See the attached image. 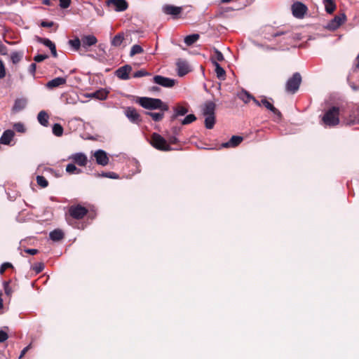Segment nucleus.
<instances>
[{
  "label": "nucleus",
  "mask_w": 359,
  "mask_h": 359,
  "mask_svg": "<svg viewBox=\"0 0 359 359\" xmlns=\"http://www.w3.org/2000/svg\"><path fill=\"white\" fill-rule=\"evenodd\" d=\"M8 268H13V265L10 262H5L3 263L0 266V274H3L4 271L8 269Z\"/></svg>",
  "instance_id": "obj_45"
},
{
  "label": "nucleus",
  "mask_w": 359,
  "mask_h": 359,
  "mask_svg": "<svg viewBox=\"0 0 359 359\" xmlns=\"http://www.w3.org/2000/svg\"><path fill=\"white\" fill-rule=\"evenodd\" d=\"M106 4L108 6H114V9L116 12L123 11L128 8V3L126 0H107Z\"/></svg>",
  "instance_id": "obj_11"
},
{
  "label": "nucleus",
  "mask_w": 359,
  "mask_h": 359,
  "mask_svg": "<svg viewBox=\"0 0 359 359\" xmlns=\"http://www.w3.org/2000/svg\"><path fill=\"white\" fill-rule=\"evenodd\" d=\"M243 140L241 136L233 135L228 142L222 143L221 146L224 148L236 147L241 143Z\"/></svg>",
  "instance_id": "obj_17"
},
{
  "label": "nucleus",
  "mask_w": 359,
  "mask_h": 359,
  "mask_svg": "<svg viewBox=\"0 0 359 359\" xmlns=\"http://www.w3.org/2000/svg\"><path fill=\"white\" fill-rule=\"evenodd\" d=\"M38 121L43 126H47L48 124V115L45 111H41L37 116Z\"/></svg>",
  "instance_id": "obj_27"
},
{
  "label": "nucleus",
  "mask_w": 359,
  "mask_h": 359,
  "mask_svg": "<svg viewBox=\"0 0 359 359\" xmlns=\"http://www.w3.org/2000/svg\"><path fill=\"white\" fill-rule=\"evenodd\" d=\"M216 104L212 101H206L202 106V113L205 116V126L212 129L215 123Z\"/></svg>",
  "instance_id": "obj_2"
},
{
  "label": "nucleus",
  "mask_w": 359,
  "mask_h": 359,
  "mask_svg": "<svg viewBox=\"0 0 359 359\" xmlns=\"http://www.w3.org/2000/svg\"><path fill=\"white\" fill-rule=\"evenodd\" d=\"M164 112L161 111L159 112H146V114L151 116L154 121H160L164 116Z\"/></svg>",
  "instance_id": "obj_32"
},
{
  "label": "nucleus",
  "mask_w": 359,
  "mask_h": 359,
  "mask_svg": "<svg viewBox=\"0 0 359 359\" xmlns=\"http://www.w3.org/2000/svg\"><path fill=\"white\" fill-rule=\"evenodd\" d=\"M346 20L345 14L342 13L335 16L327 25V28L332 30L337 29Z\"/></svg>",
  "instance_id": "obj_13"
},
{
  "label": "nucleus",
  "mask_w": 359,
  "mask_h": 359,
  "mask_svg": "<svg viewBox=\"0 0 359 359\" xmlns=\"http://www.w3.org/2000/svg\"><path fill=\"white\" fill-rule=\"evenodd\" d=\"M0 53L5 55L6 53V47L0 41Z\"/></svg>",
  "instance_id": "obj_57"
},
{
  "label": "nucleus",
  "mask_w": 359,
  "mask_h": 359,
  "mask_svg": "<svg viewBox=\"0 0 359 359\" xmlns=\"http://www.w3.org/2000/svg\"><path fill=\"white\" fill-rule=\"evenodd\" d=\"M54 25L53 22H48V21H42L41 22V26L43 27H51Z\"/></svg>",
  "instance_id": "obj_52"
},
{
  "label": "nucleus",
  "mask_w": 359,
  "mask_h": 359,
  "mask_svg": "<svg viewBox=\"0 0 359 359\" xmlns=\"http://www.w3.org/2000/svg\"><path fill=\"white\" fill-rule=\"evenodd\" d=\"M132 71V67L129 65H126L121 67L116 71V75L118 78L122 80H128L129 79V73Z\"/></svg>",
  "instance_id": "obj_14"
},
{
  "label": "nucleus",
  "mask_w": 359,
  "mask_h": 359,
  "mask_svg": "<svg viewBox=\"0 0 359 359\" xmlns=\"http://www.w3.org/2000/svg\"><path fill=\"white\" fill-rule=\"evenodd\" d=\"M179 142L178 139L177 138V135H173L169 137V142L170 144H177Z\"/></svg>",
  "instance_id": "obj_54"
},
{
  "label": "nucleus",
  "mask_w": 359,
  "mask_h": 359,
  "mask_svg": "<svg viewBox=\"0 0 359 359\" xmlns=\"http://www.w3.org/2000/svg\"><path fill=\"white\" fill-rule=\"evenodd\" d=\"M196 119V117L194 114H189L182 121V124H183V125L189 124V123L194 122Z\"/></svg>",
  "instance_id": "obj_39"
},
{
  "label": "nucleus",
  "mask_w": 359,
  "mask_h": 359,
  "mask_svg": "<svg viewBox=\"0 0 359 359\" xmlns=\"http://www.w3.org/2000/svg\"><path fill=\"white\" fill-rule=\"evenodd\" d=\"M52 130L53 133L57 137H60L63 134V128L60 123H55L53 126Z\"/></svg>",
  "instance_id": "obj_35"
},
{
  "label": "nucleus",
  "mask_w": 359,
  "mask_h": 359,
  "mask_svg": "<svg viewBox=\"0 0 359 359\" xmlns=\"http://www.w3.org/2000/svg\"><path fill=\"white\" fill-rule=\"evenodd\" d=\"M158 90V87H157V86L152 87V90Z\"/></svg>",
  "instance_id": "obj_64"
},
{
  "label": "nucleus",
  "mask_w": 359,
  "mask_h": 359,
  "mask_svg": "<svg viewBox=\"0 0 359 359\" xmlns=\"http://www.w3.org/2000/svg\"><path fill=\"white\" fill-rule=\"evenodd\" d=\"M93 95L94 97H95L96 98L100 100H105L107 97V93L105 92V91H100V90H98V91H96L95 92Z\"/></svg>",
  "instance_id": "obj_42"
},
{
  "label": "nucleus",
  "mask_w": 359,
  "mask_h": 359,
  "mask_svg": "<svg viewBox=\"0 0 359 359\" xmlns=\"http://www.w3.org/2000/svg\"><path fill=\"white\" fill-rule=\"evenodd\" d=\"M4 292H11V289L9 288V283L5 282L4 283Z\"/></svg>",
  "instance_id": "obj_60"
},
{
  "label": "nucleus",
  "mask_w": 359,
  "mask_h": 359,
  "mask_svg": "<svg viewBox=\"0 0 359 359\" xmlns=\"http://www.w3.org/2000/svg\"><path fill=\"white\" fill-rule=\"evenodd\" d=\"M65 170L69 174H80L81 172V170L77 168L74 163L67 164Z\"/></svg>",
  "instance_id": "obj_33"
},
{
  "label": "nucleus",
  "mask_w": 359,
  "mask_h": 359,
  "mask_svg": "<svg viewBox=\"0 0 359 359\" xmlns=\"http://www.w3.org/2000/svg\"><path fill=\"white\" fill-rule=\"evenodd\" d=\"M69 159L73 161V162L79 166H85L87 164V156L83 153L73 154L69 157Z\"/></svg>",
  "instance_id": "obj_16"
},
{
  "label": "nucleus",
  "mask_w": 359,
  "mask_h": 359,
  "mask_svg": "<svg viewBox=\"0 0 359 359\" xmlns=\"http://www.w3.org/2000/svg\"><path fill=\"white\" fill-rule=\"evenodd\" d=\"M69 46L76 51H78L81 48H82L81 40L79 38H75L74 39L69 40L68 41Z\"/></svg>",
  "instance_id": "obj_30"
},
{
  "label": "nucleus",
  "mask_w": 359,
  "mask_h": 359,
  "mask_svg": "<svg viewBox=\"0 0 359 359\" xmlns=\"http://www.w3.org/2000/svg\"><path fill=\"white\" fill-rule=\"evenodd\" d=\"M324 4L327 13H332L336 8V5L333 0H324Z\"/></svg>",
  "instance_id": "obj_31"
},
{
  "label": "nucleus",
  "mask_w": 359,
  "mask_h": 359,
  "mask_svg": "<svg viewBox=\"0 0 359 359\" xmlns=\"http://www.w3.org/2000/svg\"><path fill=\"white\" fill-rule=\"evenodd\" d=\"M98 176L103 177H108L111 179H118V175L113 172H103L101 174H98Z\"/></svg>",
  "instance_id": "obj_41"
},
{
  "label": "nucleus",
  "mask_w": 359,
  "mask_h": 359,
  "mask_svg": "<svg viewBox=\"0 0 359 359\" xmlns=\"http://www.w3.org/2000/svg\"><path fill=\"white\" fill-rule=\"evenodd\" d=\"M182 11V8L180 7L172 6V5H166L163 7V12L168 15H177Z\"/></svg>",
  "instance_id": "obj_23"
},
{
  "label": "nucleus",
  "mask_w": 359,
  "mask_h": 359,
  "mask_svg": "<svg viewBox=\"0 0 359 359\" xmlns=\"http://www.w3.org/2000/svg\"><path fill=\"white\" fill-rule=\"evenodd\" d=\"M322 121L325 126L334 127L339 123V108L332 107L323 115Z\"/></svg>",
  "instance_id": "obj_3"
},
{
  "label": "nucleus",
  "mask_w": 359,
  "mask_h": 359,
  "mask_svg": "<svg viewBox=\"0 0 359 359\" xmlns=\"http://www.w3.org/2000/svg\"><path fill=\"white\" fill-rule=\"evenodd\" d=\"M252 100L254 102V103L257 105V106H261L262 105V102L258 101L255 97H253V98H252Z\"/></svg>",
  "instance_id": "obj_62"
},
{
  "label": "nucleus",
  "mask_w": 359,
  "mask_h": 359,
  "mask_svg": "<svg viewBox=\"0 0 359 359\" xmlns=\"http://www.w3.org/2000/svg\"><path fill=\"white\" fill-rule=\"evenodd\" d=\"M48 57V55H46V54H44V55L38 54V55L34 56V60L36 62H41L43 61L44 60L47 59Z\"/></svg>",
  "instance_id": "obj_46"
},
{
  "label": "nucleus",
  "mask_w": 359,
  "mask_h": 359,
  "mask_svg": "<svg viewBox=\"0 0 359 359\" xmlns=\"http://www.w3.org/2000/svg\"><path fill=\"white\" fill-rule=\"evenodd\" d=\"M149 75H150V74L148 72H147L146 70H144V69H140V70L135 72L133 74V77L134 78H140V77L146 76H149Z\"/></svg>",
  "instance_id": "obj_44"
},
{
  "label": "nucleus",
  "mask_w": 359,
  "mask_h": 359,
  "mask_svg": "<svg viewBox=\"0 0 359 359\" xmlns=\"http://www.w3.org/2000/svg\"><path fill=\"white\" fill-rule=\"evenodd\" d=\"M6 76V68L4 62L0 59V79L4 78Z\"/></svg>",
  "instance_id": "obj_47"
},
{
  "label": "nucleus",
  "mask_w": 359,
  "mask_h": 359,
  "mask_svg": "<svg viewBox=\"0 0 359 359\" xmlns=\"http://www.w3.org/2000/svg\"><path fill=\"white\" fill-rule=\"evenodd\" d=\"M69 212L73 218L80 219L88 213V210L81 205H72L69 209Z\"/></svg>",
  "instance_id": "obj_6"
},
{
  "label": "nucleus",
  "mask_w": 359,
  "mask_h": 359,
  "mask_svg": "<svg viewBox=\"0 0 359 359\" xmlns=\"http://www.w3.org/2000/svg\"><path fill=\"white\" fill-rule=\"evenodd\" d=\"M262 104L267 109L273 112L275 115H276L278 118H281L280 111L276 109L270 102H269L266 99H262L261 100Z\"/></svg>",
  "instance_id": "obj_22"
},
{
  "label": "nucleus",
  "mask_w": 359,
  "mask_h": 359,
  "mask_svg": "<svg viewBox=\"0 0 359 359\" xmlns=\"http://www.w3.org/2000/svg\"><path fill=\"white\" fill-rule=\"evenodd\" d=\"M15 133L11 130H5L0 137V144L8 145L12 141Z\"/></svg>",
  "instance_id": "obj_18"
},
{
  "label": "nucleus",
  "mask_w": 359,
  "mask_h": 359,
  "mask_svg": "<svg viewBox=\"0 0 359 359\" xmlns=\"http://www.w3.org/2000/svg\"><path fill=\"white\" fill-rule=\"evenodd\" d=\"M150 143L155 149L160 151H168L172 150V147L166 140L156 133L152 134Z\"/></svg>",
  "instance_id": "obj_4"
},
{
  "label": "nucleus",
  "mask_w": 359,
  "mask_h": 359,
  "mask_svg": "<svg viewBox=\"0 0 359 359\" xmlns=\"http://www.w3.org/2000/svg\"><path fill=\"white\" fill-rule=\"evenodd\" d=\"M66 81H67V80L65 78L56 77V78L49 81L47 83L46 86L48 88H56L61 85L65 84L66 83Z\"/></svg>",
  "instance_id": "obj_21"
},
{
  "label": "nucleus",
  "mask_w": 359,
  "mask_h": 359,
  "mask_svg": "<svg viewBox=\"0 0 359 359\" xmlns=\"http://www.w3.org/2000/svg\"><path fill=\"white\" fill-rule=\"evenodd\" d=\"M49 237L53 241H60L64 238V233L61 229H57L50 232Z\"/></svg>",
  "instance_id": "obj_24"
},
{
  "label": "nucleus",
  "mask_w": 359,
  "mask_h": 359,
  "mask_svg": "<svg viewBox=\"0 0 359 359\" xmlns=\"http://www.w3.org/2000/svg\"><path fill=\"white\" fill-rule=\"evenodd\" d=\"M172 130V133L175 135H177L179 134V133H180V128H177V127H173Z\"/></svg>",
  "instance_id": "obj_61"
},
{
  "label": "nucleus",
  "mask_w": 359,
  "mask_h": 359,
  "mask_svg": "<svg viewBox=\"0 0 359 359\" xmlns=\"http://www.w3.org/2000/svg\"><path fill=\"white\" fill-rule=\"evenodd\" d=\"M25 252L29 255H34L37 254L38 250L36 249H27L25 250Z\"/></svg>",
  "instance_id": "obj_58"
},
{
  "label": "nucleus",
  "mask_w": 359,
  "mask_h": 359,
  "mask_svg": "<svg viewBox=\"0 0 359 359\" xmlns=\"http://www.w3.org/2000/svg\"><path fill=\"white\" fill-rule=\"evenodd\" d=\"M13 128L18 133H25L26 130L24 124L21 122L15 123L13 125Z\"/></svg>",
  "instance_id": "obj_43"
},
{
  "label": "nucleus",
  "mask_w": 359,
  "mask_h": 359,
  "mask_svg": "<svg viewBox=\"0 0 359 359\" xmlns=\"http://www.w3.org/2000/svg\"><path fill=\"white\" fill-rule=\"evenodd\" d=\"M10 293H0V310L3 309V307H4V304H3L4 299L2 298L3 295L4 294L8 295Z\"/></svg>",
  "instance_id": "obj_59"
},
{
  "label": "nucleus",
  "mask_w": 359,
  "mask_h": 359,
  "mask_svg": "<svg viewBox=\"0 0 359 359\" xmlns=\"http://www.w3.org/2000/svg\"><path fill=\"white\" fill-rule=\"evenodd\" d=\"M200 35L198 34H193L184 37V42L188 46H192L199 39Z\"/></svg>",
  "instance_id": "obj_26"
},
{
  "label": "nucleus",
  "mask_w": 359,
  "mask_h": 359,
  "mask_svg": "<svg viewBox=\"0 0 359 359\" xmlns=\"http://www.w3.org/2000/svg\"><path fill=\"white\" fill-rule=\"evenodd\" d=\"M22 51H14L11 54V60L13 64H18L23 57Z\"/></svg>",
  "instance_id": "obj_29"
},
{
  "label": "nucleus",
  "mask_w": 359,
  "mask_h": 359,
  "mask_svg": "<svg viewBox=\"0 0 359 359\" xmlns=\"http://www.w3.org/2000/svg\"><path fill=\"white\" fill-rule=\"evenodd\" d=\"M37 41L41 44H43L48 48H50V47L55 45V43L53 41H51L49 39L46 38L37 37Z\"/></svg>",
  "instance_id": "obj_36"
},
{
  "label": "nucleus",
  "mask_w": 359,
  "mask_h": 359,
  "mask_svg": "<svg viewBox=\"0 0 359 359\" xmlns=\"http://www.w3.org/2000/svg\"><path fill=\"white\" fill-rule=\"evenodd\" d=\"M49 49H50V50L51 52L52 55L54 57H57V53L55 45H53V46L50 47V48H49Z\"/></svg>",
  "instance_id": "obj_56"
},
{
  "label": "nucleus",
  "mask_w": 359,
  "mask_h": 359,
  "mask_svg": "<svg viewBox=\"0 0 359 359\" xmlns=\"http://www.w3.org/2000/svg\"><path fill=\"white\" fill-rule=\"evenodd\" d=\"M94 157L96 163L102 166H105L109 163V158L107 152L102 149H98L95 151Z\"/></svg>",
  "instance_id": "obj_9"
},
{
  "label": "nucleus",
  "mask_w": 359,
  "mask_h": 359,
  "mask_svg": "<svg viewBox=\"0 0 359 359\" xmlns=\"http://www.w3.org/2000/svg\"><path fill=\"white\" fill-rule=\"evenodd\" d=\"M27 104V101L25 98H18L15 100L12 110L14 112H19L24 109Z\"/></svg>",
  "instance_id": "obj_19"
},
{
  "label": "nucleus",
  "mask_w": 359,
  "mask_h": 359,
  "mask_svg": "<svg viewBox=\"0 0 359 359\" xmlns=\"http://www.w3.org/2000/svg\"><path fill=\"white\" fill-rule=\"evenodd\" d=\"M237 96L245 103H248L253 98V96L249 92L243 89L237 94Z\"/></svg>",
  "instance_id": "obj_28"
},
{
  "label": "nucleus",
  "mask_w": 359,
  "mask_h": 359,
  "mask_svg": "<svg viewBox=\"0 0 359 359\" xmlns=\"http://www.w3.org/2000/svg\"><path fill=\"white\" fill-rule=\"evenodd\" d=\"M307 11L306 6L301 2H295L292 6V14L297 18H302Z\"/></svg>",
  "instance_id": "obj_8"
},
{
  "label": "nucleus",
  "mask_w": 359,
  "mask_h": 359,
  "mask_svg": "<svg viewBox=\"0 0 359 359\" xmlns=\"http://www.w3.org/2000/svg\"><path fill=\"white\" fill-rule=\"evenodd\" d=\"M124 40V34L123 32H120L114 36V37L111 41V44L112 46L118 47L121 45Z\"/></svg>",
  "instance_id": "obj_25"
},
{
  "label": "nucleus",
  "mask_w": 359,
  "mask_h": 359,
  "mask_svg": "<svg viewBox=\"0 0 359 359\" xmlns=\"http://www.w3.org/2000/svg\"><path fill=\"white\" fill-rule=\"evenodd\" d=\"M214 53H215V59L212 58L214 60H215L218 62H222L224 60L223 54L218 49L214 48Z\"/></svg>",
  "instance_id": "obj_40"
},
{
  "label": "nucleus",
  "mask_w": 359,
  "mask_h": 359,
  "mask_svg": "<svg viewBox=\"0 0 359 359\" xmlns=\"http://www.w3.org/2000/svg\"><path fill=\"white\" fill-rule=\"evenodd\" d=\"M144 52L143 48L141 46L138 44H135L131 47L130 51V56L133 57L134 55L137 54H140Z\"/></svg>",
  "instance_id": "obj_34"
},
{
  "label": "nucleus",
  "mask_w": 359,
  "mask_h": 359,
  "mask_svg": "<svg viewBox=\"0 0 359 359\" xmlns=\"http://www.w3.org/2000/svg\"><path fill=\"white\" fill-rule=\"evenodd\" d=\"M288 32L278 31L272 34L273 37H278L284 34H287Z\"/></svg>",
  "instance_id": "obj_55"
},
{
  "label": "nucleus",
  "mask_w": 359,
  "mask_h": 359,
  "mask_svg": "<svg viewBox=\"0 0 359 359\" xmlns=\"http://www.w3.org/2000/svg\"><path fill=\"white\" fill-rule=\"evenodd\" d=\"M44 269V264L43 263H38L34 267V270L36 273H39L43 271Z\"/></svg>",
  "instance_id": "obj_49"
},
{
  "label": "nucleus",
  "mask_w": 359,
  "mask_h": 359,
  "mask_svg": "<svg viewBox=\"0 0 359 359\" xmlns=\"http://www.w3.org/2000/svg\"><path fill=\"white\" fill-rule=\"evenodd\" d=\"M8 338V334L6 332L0 330V342L5 341Z\"/></svg>",
  "instance_id": "obj_50"
},
{
  "label": "nucleus",
  "mask_w": 359,
  "mask_h": 359,
  "mask_svg": "<svg viewBox=\"0 0 359 359\" xmlns=\"http://www.w3.org/2000/svg\"><path fill=\"white\" fill-rule=\"evenodd\" d=\"M124 114L129 121L133 123H138L141 121L140 116L134 107H126Z\"/></svg>",
  "instance_id": "obj_10"
},
{
  "label": "nucleus",
  "mask_w": 359,
  "mask_h": 359,
  "mask_svg": "<svg viewBox=\"0 0 359 359\" xmlns=\"http://www.w3.org/2000/svg\"><path fill=\"white\" fill-rule=\"evenodd\" d=\"M211 62L215 67V73L217 74V77L220 80H224L226 77L225 70L217 61L214 60L212 58H211Z\"/></svg>",
  "instance_id": "obj_20"
},
{
  "label": "nucleus",
  "mask_w": 359,
  "mask_h": 359,
  "mask_svg": "<svg viewBox=\"0 0 359 359\" xmlns=\"http://www.w3.org/2000/svg\"><path fill=\"white\" fill-rule=\"evenodd\" d=\"M174 111L179 116H184L188 112V109L182 106H177L174 108Z\"/></svg>",
  "instance_id": "obj_38"
},
{
  "label": "nucleus",
  "mask_w": 359,
  "mask_h": 359,
  "mask_svg": "<svg viewBox=\"0 0 359 359\" xmlns=\"http://www.w3.org/2000/svg\"><path fill=\"white\" fill-rule=\"evenodd\" d=\"M97 42V39L94 35H85L81 38L82 48L87 50L90 46L96 44Z\"/></svg>",
  "instance_id": "obj_15"
},
{
  "label": "nucleus",
  "mask_w": 359,
  "mask_h": 359,
  "mask_svg": "<svg viewBox=\"0 0 359 359\" xmlns=\"http://www.w3.org/2000/svg\"><path fill=\"white\" fill-rule=\"evenodd\" d=\"M177 74L180 76L186 75L189 71V65L187 61L180 59L176 62Z\"/></svg>",
  "instance_id": "obj_12"
},
{
  "label": "nucleus",
  "mask_w": 359,
  "mask_h": 359,
  "mask_svg": "<svg viewBox=\"0 0 359 359\" xmlns=\"http://www.w3.org/2000/svg\"><path fill=\"white\" fill-rule=\"evenodd\" d=\"M137 102L141 107L149 110L159 109L167 111L169 109L168 105L158 98L142 97L139 98Z\"/></svg>",
  "instance_id": "obj_1"
},
{
  "label": "nucleus",
  "mask_w": 359,
  "mask_h": 359,
  "mask_svg": "<svg viewBox=\"0 0 359 359\" xmlns=\"http://www.w3.org/2000/svg\"><path fill=\"white\" fill-rule=\"evenodd\" d=\"M31 347V344L28 345L27 346L25 347L21 353H20V355L19 356V358L21 359L25 355V353L28 351V350Z\"/></svg>",
  "instance_id": "obj_53"
},
{
  "label": "nucleus",
  "mask_w": 359,
  "mask_h": 359,
  "mask_svg": "<svg viewBox=\"0 0 359 359\" xmlns=\"http://www.w3.org/2000/svg\"><path fill=\"white\" fill-rule=\"evenodd\" d=\"M71 0H60V6L62 8H67L69 6Z\"/></svg>",
  "instance_id": "obj_48"
},
{
  "label": "nucleus",
  "mask_w": 359,
  "mask_h": 359,
  "mask_svg": "<svg viewBox=\"0 0 359 359\" xmlns=\"http://www.w3.org/2000/svg\"><path fill=\"white\" fill-rule=\"evenodd\" d=\"M36 182L40 187L43 188H46L48 185L47 180L43 176L41 175H38L36 177Z\"/></svg>",
  "instance_id": "obj_37"
},
{
  "label": "nucleus",
  "mask_w": 359,
  "mask_h": 359,
  "mask_svg": "<svg viewBox=\"0 0 359 359\" xmlns=\"http://www.w3.org/2000/svg\"><path fill=\"white\" fill-rule=\"evenodd\" d=\"M153 80L155 83L165 88H172L176 83V80L161 75L154 76Z\"/></svg>",
  "instance_id": "obj_7"
},
{
  "label": "nucleus",
  "mask_w": 359,
  "mask_h": 359,
  "mask_svg": "<svg viewBox=\"0 0 359 359\" xmlns=\"http://www.w3.org/2000/svg\"><path fill=\"white\" fill-rule=\"evenodd\" d=\"M36 65L35 63H32L29 67V69H28V71L32 75V76H34L35 75V72H36Z\"/></svg>",
  "instance_id": "obj_51"
},
{
  "label": "nucleus",
  "mask_w": 359,
  "mask_h": 359,
  "mask_svg": "<svg viewBox=\"0 0 359 359\" xmlns=\"http://www.w3.org/2000/svg\"><path fill=\"white\" fill-rule=\"evenodd\" d=\"M302 83V76L299 72L293 74L285 83V90L287 93L294 94L299 88Z\"/></svg>",
  "instance_id": "obj_5"
},
{
  "label": "nucleus",
  "mask_w": 359,
  "mask_h": 359,
  "mask_svg": "<svg viewBox=\"0 0 359 359\" xmlns=\"http://www.w3.org/2000/svg\"><path fill=\"white\" fill-rule=\"evenodd\" d=\"M177 116V114L174 111V114L171 116V121H174Z\"/></svg>",
  "instance_id": "obj_63"
}]
</instances>
